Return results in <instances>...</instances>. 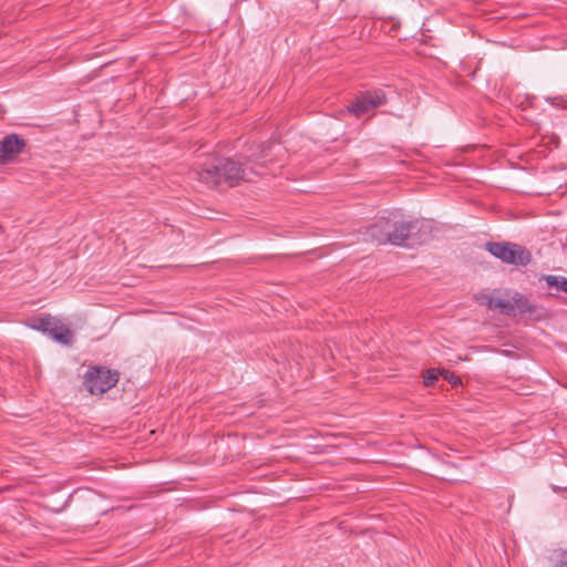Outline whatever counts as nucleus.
Segmentation results:
<instances>
[{"mask_svg": "<svg viewBox=\"0 0 567 567\" xmlns=\"http://www.w3.org/2000/svg\"><path fill=\"white\" fill-rule=\"evenodd\" d=\"M267 156L266 148L259 153L252 152L249 156L245 157L244 162H237L229 157H209L198 165L195 174L202 183L209 187H215L221 183L233 187L239 182H251L250 175L260 174L254 166L247 172L245 166L251 162H257Z\"/></svg>", "mask_w": 567, "mask_h": 567, "instance_id": "obj_1", "label": "nucleus"}, {"mask_svg": "<svg viewBox=\"0 0 567 567\" xmlns=\"http://www.w3.org/2000/svg\"><path fill=\"white\" fill-rule=\"evenodd\" d=\"M549 567H567V548H558L548 556Z\"/></svg>", "mask_w": 567, "mask_h": 567, "instance_id": "obj_11", "label": "nucleus"}, {"mask_svg": "<svg viewBox=\"0 0 567 567\" xmlns=\"http://www.w3.org/2000/svg\"><path fill=\"white\" fill-rule=\"evenodd\" d=\"M545 280L549 287H555L567 293V278L549 275L545 277Z\"/></svg>", "mask_w": 567, "mask_h": 567, "instance_id": "obj_12", "label": "nucleus"}, {"mask_svg": "<svg viewBox=\"0 0 567 567\" xmlns=\"http://www.w3.org/2000/svg\"><path fill=\"white\" fill-rule=\"evenodd\" d=\"M25 147V141L17 134H9L0 142V163L12 162Z\"/></svg>", "mask_w": 567, "mask_h": 567, "instance_id": "obj_7", "label": "nucleus"}, {"mask_svg": "<svg viewBox=\"0 0 567 567\" xmlns=\"http://www.w3.org/2000/svg\"><path fill=\"white\" fill-rule=\"evenodd\" d=\"M120 380V373L104 367H92L84 374V386L93 395H101Z\"/></svg>", "mask_w": 567, "mask_h": 567, "instance_id": "obj_4", "label": "nucleus"}, {"mask_svg": "<svg viewBox=\"0 0 567 567\" xmlns=\"http://www.w3.org/2000/svg\"><path fill=\"white\" fill-rule=\"evenodd\" d=\"M512 307L514 309V316L519 313H534L536 310V306L533 305L524 295L516 292L512 299Z\"/></svg>", "mask_w": 567, "mask_h": 567, "instance_id": "obj_10", "label": "nucleus"}, {"mask_svg": "<svg viewBox=\"0 0 567 567\" xmlns=\"http://www.w3.org/2000/svg\"><path fill=\"white\" fill-rule=\"evenodd\" d=\"M485 249L503 262L515 266H526L532 261L530 251L522 245L511 241H488Z\"/></svg>", "mask_w": 567, "mask_h": 567, "instance_id": "obj_3", "label": "nucleus"}, {"mask_svg": "<svg viewBox=\"0 0 567 567\" xmlns=\"http://www.w3.org/2000/svg\"><path fill=\"white\" fill-rule=\"evenodd\" d=\"M442 377L451 383L453 386H457L458 384H462V381L458 375H456L454 372L442 370Z\"/></svg>", "mask_w": 567, "mask_h": 567, "instance_id": "obj_14", "label": "nucleus"}, {"mask_svg": "<svg viewBox=\"0 0 567 567\" xmlns=\"http://www.w3.org/2000/svg\"><path fill=\"white\" fill-rule=\"evenodd\" d=\"M390 218L380 217L375 219L365 230L364 236L367 241L375 243L378 245L390 244Z\"/></svg>", "mask_w": 567, "mask_h": 567, "instance_id": "obj_8", "label": "nucleus"}, {"mask_svg": "<svg viewBox=\"0 0 567 567\" xmlns=\"http://www.w3.org/2000/svg\"><path fill=\"white\" fill-rule=\"evenodd\" d=\"M390 244L402 246L408 239H414L423 243L430 235V225L425 220L414 219L410 221H399L390 218Z\"/></svg>", "mask_w": 567, "mask_h": 567, "instance_id": "obj_2", "label": "nucleus"}, {"mask_svg": "<svg viewBox=\"0 0 567 567\" xmlns=\"http://www.w3.org/2000/svg\"><path fill=\"white\" fill-rule=\"evenodd\" d=\"M481 303L485 305L489 310L497 309L506 316H514V309L512 307L511 300L494 298L491 296H483L481 299Z\"/></svg>", "mask_w": 567, "mask_h": 567, "instance_id": "obj_9", "label": "nucleus"}, {"mask_svg": "<svg viewBox=\"0 0 567 567\" xmlns=\"http://www.w3.org/2000/svg\"><path fill=\"white\" fill-rule=\"evenodd\" d=\"M547 101L555 106L567 109V101H564L561 97L547 99Z\"/></svg>", "mask_w": 567, "mask_h": 567, "instance_id": "obj_15", "label": "nucleus"}, {"mask_svg": "<svg viewBox=\"0 0 567 567\" xmlns=\"http://www.w3.org/2000/svg\"><path fill=\"white\" fill-rule=\"evenodd\" d=\"M440 375H442V370L429 369L424 375V385L432 386Z\"/></svg>", "mask_w": 567, "mask_h": 567, "instance_id": "obj_13", "label": "nucleus"}, {"mask_svg": "<svg viewBox=\"0 0 567 567\" xmlns=\"http://www.w3.org/2000/svg\"><path fill=\"white\" fill-rule=\"evenodd\" d=\"M33 328L49 334L53 340L64 346H71L73 343V331L60 319L50 315L38 318Z\"/></svg>", "mask_w": 567, "mask_h": 567, "instance_id": "obj_5", "label": "nucleus"}, {"mask_svg": "<svg viewBox=\"0 0 567 567\" xmlns=\"http://www.w3.org/2000/svg\"><path fill=\"white\" fill-rule=\"evenodd\" d=\"M386 102V95L382 90L365 91L360 93L355 101L347 106V111L355 117H361L369 111L379 107Z\"/></svg>", "mask_w": 567, "mask_h": 567, "instance_id": "obj_6", "label": "nucleus"}]
</instances>
